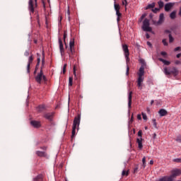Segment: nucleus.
<instances>
[{"mask_svg": "<svg viewBox=\"0 0 181 181\" xmlns=\"http://www.w3.org/2000/svg\"><path fill=\"white\" fill-rule=\"evenodd\" d=\"M138 74V80H137V86L140 90L142 89V83L144 79V64L142 63L141 66L139 69Z\"/></svg>", "mask_w": 181, "mask_h": 181, "instance_id": "f257e3e1", "label": "nucleus"}, {"mask_svg": "<svg viewBox=\"0 0 181 181\" xmlns=\"http://www.w3.org/2000/svg\"><path fill=\"white\" fill-rule=\"evenodd\" d=\"M42 66L41 67L40 73L37 74V76L35 77V80L38 83H42V79H43L44 81H47V79L46 78V76L43 75V65H45V57H43L42 60Z\"/></svg>", "mask_w": 181, "mask_h": 181, "instance_id": "f03ea898", "label": "nucleus"}, {"mask_svg": "<svg viewBox=\"0 0 181 181\" xmlns=\"http://www.w3.org/2000/svg\"><path fill=\"white\" fill-rule=\"evenodd\" d=\"M80 120H81V116L79 115H78L76 117H75L74 120V123H73V127H72L71 139H73V138L75 136L76 129L77 127L79 126Z\"/></svg>", "mask_w": 181, "mask_h": 181, "instance_id": "7ed1b4c3", "label": "nucleus"}, {"mask_svg": "<svg viewBox=\"0 0 181 181\" xmlns=\"http://www.w3.org/2000/svg\"><path fill=\"white\" fill-rule=\"evenodd\" d=\"M164 73L166 76H170V74H173L175 76H176L178 74L179 71L175 67H172L168 69L165 67L164 69Z\"/></svg>", "mask_w": 181, "mask_h": 181, "instance_id": "20e7f679", "label": "nucleus"}, {"mask_svg": "<svg viewBox=\"0 0 181 181\" xmlns=\"http://www.w3.org/2000/svg\"><path fill=\"white\" fill-rule=\"evenodd\" d=\"M48 2L50 1V0H47ZM37 7V0H35V1H33V0H30L29 1V6H28V8L30 10V11L33 13H35V8Z\"/></svg>", "mask_w": 181, "mask_h": 181, "instance_id": "39448f33", "label": "nucleus"}, {"mask_svg": "<svg viewBox=\"0 0 181 181\" xmlns=\"http://www.w3.org/2000/svg\"><path fill=\"white\" fill-rule=\"evenodd\" d=\"M181 175V169L175 168L171 170V175L169 176L170 177L171 181L174 180V178L178 177Z\"/></svg>", "mask_w": 181, "mask_h": 181, "instance_id": "423d86ee", "label": "nucleus"}, {"mask_svg": "<svg viewBox=\"0 0 181 181\" xmlns=\"http://www.w3.org/2000/svg\"><path fill=\"white\" fill-rule=\"evenodd\" d=\"M149 25H150L149 20L146 18L143 22V27H142L143 30L146 32H151L152 28L149 27Z\"/></svg>", "mask_w": 181, "mask_h": 181, "instance_id": "0eeeda50", "label": "nucleus"}, {"mask_svg": "<svg viewBox=\"0 0 181 181\" xmlns=\"http://www.w3.org/2000/svg\"><path fill=\"white\" fill-rule=\"evenodd\" d=\"M115 10L116 11V15L117 16V21L119 23L120 21V18L122 17V13L119 12L120 6L119 4H117L115 1L114 4Z\"/></svg>", "mask_w": 181, "mask_h": 181, "instance_id": "6e6552de", "label": "nucleus"}, {"mask_svg": "<svg viewBox=\"0 0 181 181\" xmlns=\"http://www.w3.org/2000/svg\"><path fill=\"white\" fill-rule=\"evenodd\" d=\"M43 117L48 121L52 122L53 118L54 117V112H46L44 114Z\"/></svg>", "mask_w": 181, "mask_h": 181, "instance_id": "1a4fd4ad", "label": "nucleus"}, {"mask_svg": "<svg viewBox=\"0 0 181 181\" xmlns=\"http://www.w3.org/2000/svg\"><path fill=\"white\" fill-rule=\"evenodd\" d=\"M69 50H70V53H69V57L71 58V55H73L74 53L75 52L74 50V40L71 39L69 43Z\"/></svg>", "mask_w": 181, "mask_h": 181, "instance_id": "9d476101", "label": "nucleus"}, {"mask_svg": "<svg viewBox=\"0 0 181 181\" xmlns=\"http://www.w3.org/2000/svg\"><path fill=\"white\" fill-rule=\"evenodd\" d=\"M59 50H60L61 55L64 56V49L62 41L60 38L59 39Z\"/></svg>", "mask_w": 181, "mask_h": 181, "instance_id": "9b49d317", "label": "nucleus"}, {"mask_svg": "<svg viewBox=\"0 0 181 181\" xmlns=\"http://www.w3.org/2000/svg\"><path fill=\"white\" fill-rule=\"evenodd\" d=\"M33 62V56H30L28 59V64L27 66V72H30V64Z\"/></svg>", "mask_w": 181, "mask_h": 181, "instance_id": "f8f14e48", "label": "nucleus"}, {"mask_svg": "<svg viewBox=\"0 0 181 181\" xmlns=\"http://www.w3.org/2000/svg\"><path fill=\"white\" fill-rule=\"evenodd\" d=\"M36 154H37V156H38L39 157L47 158V152H45V151H36Z\"/></svg>", "mask_w": 181, "mask_h": 181, "instance_id": "ddd939ff", "label": "nucleus"}, {"mask_svg": "<svg viewBox=\"0 0 181 181\" xmlns=\"http://www.w3.org/2000/svg\"><path fill=\"white\" fill-rule=\"evenodd\" d=\"M174 4L173 3H168L165 5V11L166 12H168L170 11V9L173 7Z\"/></svg>", "mask_w": 181, "mask_h": 181, "instance_id": "4468645a", "label": "nucleus"}, {"mask_svg": "<svg viewBox=\"0 0 181 181\" xmlns=\"http://www.w3.org/2000/svg\"><path fill=\"white\" fill-rule=\"evenodd\" d=\"M132 91H130L128 96V107L129 109L132 108Z\"/></svg>", "mask_w": 181, "mask_h": 181, "instance_id": "2eb2a0df", "label": "nucleus"}, {"mask_svg": "<svg viewBox=\"0 0 181 181\" xmlns=\"http://www.w3.org/2000/svg\"><path fill=\"white\" fill-rule=\"evenodd\" d=\"M122 49L124 51V55L129 56V52L128 49V46L127 45H122Z\"/></svg>", "mask_w": 181, "mask_h": 181, "instance_id": "dca6fc26", "label": "nucleus"}, {"mask_svg": "<svg viewBox=\"0 0 181 181\" xmlns=\"http://www.w3.org/2000/svg\"><path fill=\"white\" fill-rule=\"evenodd\" d=\"M156 181H172L171 177L170 176H164L163 177L159 178Z\"/></svg>", "mask_w": 181, "mask_h": 181, "instance_id": "f3484780", "label": "nucleus"}, {"mask_svg": "<svg viewBox=\"0 0 181 181\" xmlns=\"http://www.w3.org/2000/svg\"><path fill=\"white\" fill-rule=\"evenodd\" d=\"M30 124L32 126H33L34 127H36V128L40 127V122H37V121H31Z\"/></svg>", "mask_w": 181, "mask_h": 181, "instance_id": "a211bd4d", "label": "nucleus"}, {"mask_svg": "<svg viewBox=\"0 0 181 181\" xmlns=\"http://www.w3.org/2000/svg\"><path fill=\"white\" fill-rule=\"evenodd\" d=\"M136 142L138 144V146L139 148V149H141L143 148V145H142V138H139L136 139Z\"/></svg>", "mask_w": 181, "mask_h": 181, "instance_id": "6ab92c4d", "label": "nucleus"}, {"mask_svg": "<svg viewBox=\"0 0 181 181\" xmlns=\"http://www.w3.org/2000/svg\"><path fill=\"white\" fill-rule=\"evenodd\" d=\"M158 113L160 114V117H163V116L167 115L168 112L165 110H164V109H161V110H160Z\"/></svg>", "mask_w": 181, "mask_h": 181, "instance_id": "aec40b11", "label": "nucleus"}, {"mask_svg": "<svg viewBox=\"0 0 181 181\" xmlns=\"http://www.w3.org/2000/svg\"><path fill=\"white\" fill-rule=\"evenodd\" d=\"M164 21V14L160 13L159 17V21H158V25L161 24Z\"/></svg>", "mask_w": 181, "mask_h": 181, "instance_id": "412c9836", "label": "nucleus"}, {"mask_svg": "<svg viewBox=\"0 0 181 181\" xmlns=\"http://www.w3.org/2000/svg\"><path fill=\"white\" fill-rule=\"evenodd\" d=\"M158 60H159L160 62H163L165 65L168 66V65L170 64V62L166 61V60H165V59H162V58H159Z\"/></svg>", "mask_w": 181, "mask_h": 181, "instance_id": "4be33fe9", "label": "nucleus"}, {"mask_svg": "<svg viewBox=\"0 0 181 181\" xmlns=\"http://www.w3.org/2000/svg\"><path fill=\"white\" fill-rule=\"evenodd\" d=\"M34 181H43V175H39L34 179Z\"/></svg>", "mask_w": 181, "mask_h": 181, "instance_id": "5701e85b", "label": "nucleus"}, {"mask_svg": "<svg viewBox=\"0 0 181 181\" xmlns=\"http://www.w3.org/2000/svg\"><path fill=\"white\" fill-rule=\"evenodd\" d=\"M45 108L46 107H45V105H41L38 106L37 110H38V112H43V110H45Z\"/></svg>", "mask_w": 181, "mask_h": 181, "instance_id": "b1692460", "label": "nucleus"}, {"mask_svg": "<svg viewBox=\"0 0 181 181\" xmlns=\"http://www.w3.org/2000/svg\"><path fill=\"white\" fill-rule=\"evenodd\" d=\"M65 16H66V19H67V21L70 23L71 18H70V11H69V9H68Z\"/></svg>", "mask_w": 181, "mask_h": 181, "instance_id": "393cba45", "label": "nucleus"}, {"mask_svg": "<svg viewBox=\"0 0 181 181\" xmlns=\"http://www.w3.org/2000/svg\"><path fill=\"white\" fill-rule=\"evenodd\" d=\"M129 170H124L123 171H122V176L123 177V176H128L129 175Z\"/></svg>", "mask_w": 181, "mask_h": 181, "instance_id": "a878e982", "label": "nucleus"}, {"mask_svg": "<svg viewBox=\"0 0 181 181\" xmlns=\"http://www.w3.org/2000/svg\"><path fill=\"white\" fill-rule=\"evenodd\" d=\"M170 18L173 20L175 19L176 18V11L172 12L170 15Z\"/></svg>", "mask_w": 181, "mask_h": 181, "instance_id": "bb28decb", "label": "nucleus"}, {"mask_svg": "<svg viewBox=\"0 0 181 181\" xmlns=\"http://www.w3.org/2000/svg\"><path fill=\"white\" fill-rule=\"evenodd\" d=\"M156 4L155 3H153L151 4H148V6L146 8V10L153 8L155 7Z\"/></svg>", "mask_w": 181, "mask_h": 181, "instance_id": "cd10ccee", "label": "nucleus"}, {"mask_svg": "<svg viewBox=\"0 0 181 181\" xmlns=\"http://www.w3.org/2000/svg\"><path fill=\"white\" fill-rule=\"evenodd\" d=\"M73 85V78L72 77H69V86H71Z\"/></svg>", "mask_w": 181, "mask_h": 181, "instance_id": "c85d7f7f", "label": "nucleus"}, {"mask_svg": "<svg viewBox=\"0 0 181 181\" xmlns=\"http://www.w3.org/2000/svg\"><path fill=\"white\" fill-rule=\"evenodd\" d=\"M158 4L160 9L162 8L163 7V6H164V3L162 1H158Z\"/></svg>", "mask_w": 181, "mask_h": 181, "instance_id": "c756f323", "label": "nucleus"}, {"mask_svg": "<svg viewBox=\"0 0 181 181\" xmlns=\"http://www.w3.org/2000/svg\"><path fill=\"white\" fill-rule=\"evenodd\" d=\"M168 37H169V42H170V43L173 42L174 38L172 37V35L170 34V35H168Z\"/></svg>", "mask_w": 181, "mask_h": 181, "instance_id": "7c9ffc66", "label": "nucleus"}, {"mask_svg": "<svg viewBox=\"0 0 181 181\" xmlns=\"http://www.w3.org/2000/svg\"><path fill=\"white\" fill-rule=\"evenodd\" d=\"M146 16V14H143V15L141 16V17L139 18V23H141L142 21L145 18Z\"/></svg>", "mask_w": 181, "mask_h": 181, "instance_id": "2f4dec72", "label": "nucleus"}, {"mask_svg": "<svg viewBox=\"0 0 181 181\" xmlns=\"http://www.w3.org/2000/svg\"><path fill=\"white\" fill-rule=\"evenodd\" d=\"M142 162H143V168H146V158L144 157L142 158Z\"/></svg>", "mask_w": 181, "mask_h": 181, "instance_id": "473e14b6", "label": "nucleus"}, {"mask_svg": "<svg viewBox=\"0 0 181 181\" xmlns=\"http://www.w3.org/2000/svg\"><path fill=\"white\" fill-rule=\"evenodd\" d=\"M153 125L155 128H157V123L155 119H152Z\"/></svg>", "mask_w": 181, "mask_h": 181, "instance_id": "72a5a7b5", "label": "nucleus"}, {"mask_svg": "<svg viewBox=\"0 0 181 181\" xmlns=\"http://www.w3.org/2000/svg\"><path fill=\"white\" fill-rule=\"evenodd\" d=\"M176 141L179 142V143H181V135H179L176 139H175Z\"/></svg>", "mask_w": 181, "mask_h": 181, "instance_id": "f704fd0d", "label": "nucleus"}, {"mask_svg": "<svg viewBox=\"0 0 181 181\" xmlns=\"http://www.w3.org/2000/svg\"><path fill=\"white\" fill-rule=\"evenodd\" d=\"M173 161L175 163H181V158H175Z\"/></svg>", "mask_w": 181, "mask_h": 181, "instance_id": "c9c22d12", "label": "nucleus"}, {"mask_svg": "<svg viewBox=\"0 0 181 181\" xmlns=\"http://www.w3.org/2000/svg\"><path fill=\"white\" fill-rule=\"evenodd\" d=\"M152 11H153L154 13H158V11H160V8H154V9H152Z\"/></svg>", "mask_w": 181, "mask_h": 181, "instance_id": "e433bc0d", "label": "nucleus"}, {"mask_svg": "<svg viewBox=\"0 0 181 181\" xmlns=\"http://www.w3.org/2000/svg\"><path fill=\"white\" fill-rule=\"evenodd\" d=\"M66 66H67V64H65L64 65V66H63V69H62L63 74H65V73H66Z\"/></svg>", "mask_w": 181, "mask_h": 181, "instance_id": "4c0bfd02", "label": "nucleus"}, {"mask_svg": "<svg viewBox=\"0 0 181 181\" xmlns=\"http://www.w3.org/2000/svg\"><path fill=\"white\" fill-rule=\"evenodd\" d=\"M162 42L163 43V45H164L165 46H168V42H166V40H165V39L163 40Z\"/></svg>", "mask_w": 181, "mask_h": 181, "instance_id": "58836bf2", "label": "nucleus"}, {"mask_svg": "<svg viewBox=\"0 0 181 181\" xmlns=\"http://www.w3.org/2000/svg\"><path fill=\"white\" fill-rule=\"evenodd\" d=\"M142 116H143V119H144V120H146V119H147V116H146V114L142 113Z\"/></svg>", "mask_w": 181, "mask_h": 181, "instance_id": "ea45409f", "label": "nucleus"}, {"mask_svg": "<svg viewBox=\"0 0 181 181\" xmlns=\"http://www.w3.org/2000/svg\"><path fill=\"white\" fill-rule=\"evenodd\" d=\"M138 136L141 138V136H142V131H141V130H139V132H138Z\"/></svg>", "mask_w": 181, "mask_h": 181, "instance_id": "a19ab883", "label": "nucleus"}, {"mask_svg": "<svg viewBox=\"0 0 181 181\" xmlns=\"http://www.w3.org/2000/svg\"><path fill=\"white\" fill-rule=\"evenodd\" d=\"M139 167L138 165L135 167L134 170V173H136L138 171Z\"/></svg>", "mask_w": 181, "mask_h": 181, "instance_id": "79ce46f5", "label": "nucleus"}, {"mask_svg": "<svg viewBox=\"0 0 181 181\" xmlns=\"http://www.w3.org/2000/svg\"><path fill=\"white\" fill-rule=\"evenodd\" d=\"M160 54H161L162 56H163L164 57H165V56H167V53H166L165 52H162L160 53Z\"/></svg>", "mask_w": 181, "mask_h": 181, "instance_id": "37998d69", "label": "nucleus"}, {"mask_svg": "<svg viewBox=\"0 0 181 181\" xmlns=\"http://www.w3.org/2000/svg\"><path fill=\"white\" fill-rule=\"evenodd\" d=\"M125 57H126V62H127V64H128V62H129V56H127V55H125Z\"/></svg>", "mask_w": 181, "mask_h": 181, "instance_id": "c03bdc74", "label": "nucleus"}, {"mask_svg": "<svg viewBox=\"0 0 181 181\" xmlns=\"http://www.w3.org/2000/svg\"><path fill=\"white\" fill-rule=\"evenodd\" d=\"M73 70H74V76L76 78V66H74V69H73Z\"/></svg>", "mask_w": 181, "mask_h": 181, "instance_id": "a18cd8bd", "label": "nucleus"}, {"mask_svg": "<svg viewBox=\"0 0 181 181\" xmlns=\"http://www.w3.org/2000/svg\"><path fill=\"white\" fill-rule=\"evenodd\" d=\"M129 67L127 65V72H126L127 76L129 75Z\"/></svg>", "mask_w": 181, "mask_h": 181, "instance_id": "49530a36", "label": "nucleus"}, {"mask_svg": "<svg viewBox=\"0 0 181 181\" xmlns=\"http://www.w3.org/2000/svg\"><path fill=\"white\" fill-rule=\"evenodd\" d=\"M181 49V48L180 47H176L175 49H174V51L175 52H177V51H180Z\"/></svg>", "mask_w": 181, "mask_h": 181, "instance_id": "de8ad7c7", "label": "nucleus"}, {"mask_svg": "<svg viewBox=\"0 0 181 181\" xmlns=\"http://www.w3.org/2000/svg\"><path fill=\"white\" fill-rule=\"evenodd\" d=\"M40 64V58H37V66H39V64Z\"/></svg>", "mask_w": 181, "mask_h": 181, "instance_id": "09e8293b", "label": "nucleus"}, {"mask_svg": "<svg viewBox=\"0 0 181 181\" xmlns=\"http://www.w3.org/2000/svg\"><path fill=\"white\" fill-rule=\"evenodd\" d=\"M66 37V34L64 33V36H63V39H64V42H65Z\"/></svg>", "mask_w": 181, "mask_h": 181, "instance_id": "8fccbe9b", "label": "nucleus"}, {"mask_svg": "<svg viewBox=\"0 0 181 181\" xmlns=\"http://www.w3.org/2000/svg\"><path fill=\"white\" fill-rule=\"evenodd\" d=\"M137 119H139V120L141 119V115H137Z\"/></svg>", "mask_w": 181, "mask_h": 181, "instance_id": "3c124183", "label": "nucleus"}, {"mask_svg": "<svg viewBox=\"0 0 181 181\" xmlns=\"http://www.w3.org/2000/svg\"><path fill=\"white\" fill-rule=\"evenodd\" d=\"M147 45L149 46V47H152V45H151V42H147Z\"/></svg>", "mask_w": 181, "mask_h": 181, "instance_id": "603ef678", "label": "nucleus"}, {"mask_svg": "<svg viewBox=\"0 0 181 181\" xmlns=\"http://www.w3.org/2000/svg\"><path fill=\"white\" fill-rule=\"evenodd\" d=\"M146 37L147 39H149V38H150V35L147 33V34L146 35Z\"/></svg>", "mask_w": 181, "mask_h": 181, "instance_id": "864d4df0", "label": "nucleus"}, {"mask_svg": "<svg viewBox=\"0 0 181 181\" xmlns=\"http://www.w3.org/2000/svg\"><path fill=\"white\" fill-rule=\"evenodd\" d=\"M165 33H169V35L171 33V32H170V30H165Z\"/></svg>", "mask_w": 181, "mask_h": 181, "instance_id": "5fc2aeb1", "label": "nucleus"}, {"mask_svg": "<svg viewBox=\"0 0 181 181\" xmlns=\"http://www.w3.org/2000/svg\"><path fill=\"white\" fill-rule=\"evenodd\" d=\"M25 56H29V52H25Z\"/></svg>", "mask_w": 181, "mask_h": 181, "instance_id": "6e6d98bb", "label": "nucleus"}, {"mask_svg": "<svg viewBox=\"0 0 181 181\" xmlns=\"http://www.w3.org/2000/svg\"><path fill=\"white\" fill-rule=\"evenodd\" d=\"M40 148H42V150H46V149H47V148L45 147V146L41 147Z\"/></svg>", "mask_w": 181, "mask_h": 181, "instance_id": "4d7b16f0", "label": "nucleus"}, {"mask_svg": "<svg viewBox=\"0 0 181 181\" xmlns=\"http://www.w3.org/2000/svg\"><path fill=\"white\" fill-rule=\"evenodd\" d=\"M153 15L152 13H151V14L149 15V18H150L151 19L153 18Z\"/></svg>", "mask_w": 181, "mask_h": 181, "instance_id": "13d9d810", "label": "nucleus"}, {"mask_svg": "<svg viewBox=\"0 0 181 181\" xmlns=\"http://www.w3.org/2000/svg\"><path fill=\"white\" fill-rule=\"evenodd\" d=\"M181 57V53L180 54H178L177 55V58H180Z\"/></svg>", "mask_w": 181, "mask_h": 181, "instance_id": "bf43d9fd", "label": "nucleus"}, {"mask_svg": "<svg viewBox=\"0 0 181 181\" xmlns=\"http://www.w3.org/2000/svg\"><path fill=\"white\" fill-rule=\"evenodd\" d=\"M42 1V3L43 4V6L45 7V0H41Z\"/></svg>", "mask_w": 181, "mask_h": 181, "instance_id": "052dcab7", "label": "nucleus"}, {"mask_svg": "<svg viewBox=\"0 0 181 181\" xmlns=\"http://www.w3.org/2000/svg\"><path fill=\"white\" fill-rule=\"evenodd\" d=\"M179 16H181V6H180V12H179Z\"/></svg>", "mask_w": 181, "mask_h": 181, "instance_id": "680f3d73", "label": "nucleus"}, {"mask_svg": "<svg viewBox=\"0 0 181 181\" xmlns=\"http://www.w3.org/2000/svg\"><path fill=\"white\" fill-rule=\"evenodd\" d=\"M150 164H151V165H153V160H151L150 161Z\"/></svg>", "mask_w": 181, "mask_h": 181, "instance_id": "e2e57ef3", "label": "nucleus"}, {"mask_svg": "<svg viewBox=\"0 0 181 181\" xmlns=\"http://www.w3.org/2000/svg\"><path fill=\"white\" fill-rule=\"evenodd\" d=\"M180 63V61H177V62H175L176 64H179Z\"/></svg>", "mask_w": 181, "mask_h": 181, "instance_id": "0e129e2a", "label": "nucleus"}, {"mask_svg": "<svg viewBox=\"0 0 181 181\" xmlns=\"http://www.w3.org/2000/svg\"><path fill=\"white\" fill-rule=\"evenodd\" d=\"M156 137V134H153V138L155 139Z\"/></svg>", "mask_w": 181, "mask_h": 181, "instance_id": "69168bd1", "label": "nucleus"}, {"mask_svg": "<svg viewBox=\"0 0 181 181\" xmlns=\"http://www.w3.org/2000/svg\"><path fill=\"white\" fill-rule=\"evenodd\" d=\"M153 103H154V101L152 100V101L151 102V105H153Z\"/></svg>", "mask_w": 181, "mask_h": 181, "instance_id": "338daca9", "label": "nucleus"}, {"mask_svg": "<svg viewBox=\"0 0 181 181\" xmlns=\"http://www.w3.org/2000/svg\"><path fill=\"white\" fill-rule=\"evenodd\" d=\"M131 120H132V121L133 120V115H132V117H131Z\"/></svg>", "mask_w": 181, "mask_h": 181, "instance_id": "774afa93", "label": "nucleus"}]
</instances>
